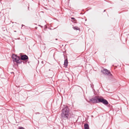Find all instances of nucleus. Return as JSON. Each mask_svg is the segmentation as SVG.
Returning <instances> with one entry per match:
<instances>
[{"label":"nucleus","instance_id":"10","mask_svg":"<svg viewBox=\"0 0 129 129\" xmlns=\"http://www.w3.org/2000/svg\"><path fill=\"white\" fill-rule=\"evenodd\" d=\"M68 61L67 59H66L64 61V65L67 67L68 65Z\"/></svg>","mask_w":129,"mask_h":129},{"label":"nucleus","instance_id":"7","mask_svg":"<svg viewBox=\"0 0 129 129\" xmlns=\"http://www.w3.org/2000/svg\"><path fill=\"white\" fill-rule=\"evenodd\" d=\"M102 102L101 103H102L105 105H107L108 104V102L106 100L104 99H103L102 100Z\"/></svg>","mask_w":129,"mask_h":129},{"label":"nucleus","instance_id":"2","mask_svg":"<svg viewBox=\"0 0 129 129\" xmlns=\"http://www.w3.org/2000/svg\"><path fill=\"white\" fill-rule=\"evenodd\" d=\"M12 58L13 61L17 63H20L21 62V60L19 57L16 55L13 54L12 55Z\"/></svg>","mask_w":129,"mask_h":129},{"label":"nucleus","instance_id":"6","mask_svg":"<svg viewBox=\"0 0 129 129\" xmlns=\"http://www.w3.org/2000/svg\"><path fill=\"white\" fill-rule=\"evenodd\" d=\"M103 99L102 97L101 96H98V103H101L102 102V100Z\"/></svg>","mask_w":129,"mask_h":129},{"label":"nucleus","instance_id":"15","mask_svg":"<svg viewBox=\"0 0 129 129\" xmlns=\"http://www.w3.org/2000/svg\"><path fill=\"white\" fill-rule=\"evenodd\" d=\"M105 10L104 11V12H105Z\"/></svg>","mask_w":129,"mask_h":129},{"label":"nucleus","instance_id":"11","mask_svg":"<svg viewBox=\"0 0 129 129\" xmlns=\"http://www.w3.org/2000/svg\"><path fill=\"white\" fill-rule=\"evenodd\" d=\"M74 28H75L77 30H79V28L78 27H74Z\"/></svg>","mask_w":129,"mask_h":129},{"label":"nucleus","instance_id":"14","mask_svg":"<svg viewBox=\"0 0 129 129\" xmlns=\"http://www.w3.org/2000/svg\"><path fill=\"white\" fill-rule=\"evenodd\" d=\"M23 26H24V25H22V27H23Z\"/></svg>","mask_w":129,"mask_h":129},{"label":"nucleus","instance_id":"5","mask_svg":"<svg viewBox=\"0 0 129 129\" xmlns=\"http://www.w3.org/2000/svg\"><path fill=\"white\" fill-rule=\"evenodd\" d=\"M28 59V56L26 55L22 56L21 57V59L23 60H24Z\"/></svg>","mask_w":129,"mask_h":129},{"label":"nucleus","instance_id":"4","mask_svg":"<svg viewBox=\"0 0 129 129\" xmlns=\"http://www.w3.org/2000/svg\"><path fill=\"white\" fill-rule=\"evenodd\" d=\"M102 72L104 74L107 75L110 74V72L109 71L106 69H104L103 71H102Z\"/></svg>","mask_w":129,"mask_h":129},{"label":"nucleus","instance_id":"3","mask_svg":"<svg viewBox=\"0 0 129 129\" xmlns=\"http://www.w3.org/2000/svg\"><path fill=\"white\" fill-rule=\"evenodd\" d=\"M99 96H95L94 98H92L91 99V101L93 103H98V99Z\"/></svg>","mask_w":129,"mask_h":129},{"label":"nucleus","instance_id":"1","mask_svg":"<svg viewBox=\"0 0 129 129\" xmlns=\"http://www.w3.org/2000/svg\"><path fill=\"white\" fill-rule=\"evenodd\" d=\"M69 109L67 106L65 107L62 110L61 117L62 119H68L69 116Z\"/></svg>","mask_w":129,"mask_h":129},{"label":"nucleus","instance_id":"9","mask_svg":"<svg viewBox=\"0 0 129 129\" xmlns=\"http://www.w3.org/2000/svg\"><path fill=\"white\" fill-rule=\"evenodd\" d=\"M84 129H89V127L87 123L84 124Z\"/></svg>","mask_w":129,"mask_h":129},{"label":"nucleus","instance_id":"13","mask_svg":"<svg viewBox=\"0 0 129 129\" xmlns=\"http://www.w3.org/2000/svg\"><path fill=\"white\" fill-rule=\"evenodd\" d=\"M38 26H40V27H41V25H39Z\"/></svg>","mask_w":129,"mask_h":129},{"label":"nucleus","instance_id":"12","mask_svg":"<svg viewBox=\"0 0 129 129\" xmlns=\"http://www.w3.org/2000/svg\"><path fill=\"white\" fill-rule=\"evenodd\" d=\"M19 129H24V128L22 127H19Z\"/></svg>","mask_w":129,"mask_h":129},{"label":"nucleus","instance_id":"8","mask_svg":"<svg viewBox=\"0 0 129 129\" xmlns=\"http://www.w3.org/2000/svg\"><path fill=\"white\" fill-rule=\"evenodd\" d=\"M71 21L73 23H76L77 21V20L75 19L74 17H72L71 18Z\"/></svg>","mask_w":129,"mask_h":129}]
</instances>
